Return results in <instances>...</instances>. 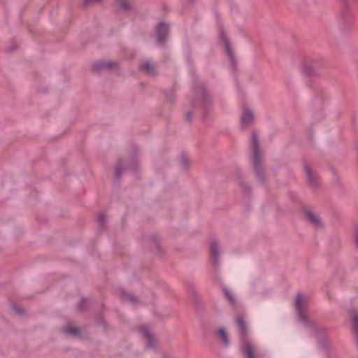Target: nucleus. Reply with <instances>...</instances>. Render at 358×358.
I'll list each match as a JSON object with an SVG mask.
<instances>
[{"mask_svg": "<svg viewBox=\"0 0 358 358\" xmlns=\"http://www.w3.org/2000/svg\"><path fill=\"white\" fill-rule=\"evenodd\" d=\"M236 322L238 326L240 334L242 338L241 351L246 358H257V354L255 347L248 341L244 339L247 333L248 327L242 315L236 317Z\"/></svg>", "mask_w": 358, "mask_h": 358, "instance_id": "1", "label": "nucleus"}, {"mask_svg": "<svg viewBox=\"0 0 358 358\" xmlns=\"http://www.w3.org/2000/svg\"><path fill=\"white\" fill-rule=\"evenodd\" d=\"M306 301L307 297L303 294L297 295L295 300V306L299 317L303 321L306 320Z\"/></svg>", "mask_w": 358, "mask_h": 358, "instance_id": "2", "label": "nucleus"}, {"mask_svg": "<svg viewBox=\"0 0 358 358\" xmlns=\"http://www.w3.org/2000/svg\"><path fill=\"white\" fill-rule=\"evenodd\" d=\"M255 119V115L252 110L248 108H245L243 110L241 122L243 127H246L250 124Z\"/></svg>", "mask_w": 358, "mask_h": 358, "instance_id": "3", "label": "nucleus"}, {"mask_svg": "<svg viewBox=\"0 0 358 358\" xmlns=\"http://www.w3.org/2000/svg\"><path fill=\"white\" fill-rule=\"evenodd\" d=\"M169 32V26L163 22L159 23L156 28V34L159 43H163L166 38Z\"/></svg>", "mask_w": 358, "mask_h": 358, "instance_id": "4", "label": "nucleus"}, {"mask_svg": "<svg viewBox=\"0 0 358 358\" xmlns=\"http://www.w3.org/2000/svg\"><path fill=\"white\" fill-rule=\"evenodd\" d=\"M251 145H252L254 163H255V166H257V162L259 161V148H258L257 136L255 134H253V136H252Z\"/></svg>", "mask_w": 358, "mask_h": 358, "instance_id": "5", "label": "nucleus"}, {"mask_svg": "<svg viewBox=\"0 0 358 358\" xmlns=\"http://www.w3.org/2000/svg\"><path fill=\"white\" fill-rule=\"evenodd\" d=\"M117 64L115 62H112L108 60L100 61L96 63L94 66V68L96 70H101L105 69H112L116 66Z\"/></svg>", "mask_w": 358, "mask_h": 358, "instance_id": "6", "label": "nucleus"}, {"mask_svg": "<svg viewBox=\"0 0 358 358\" xmlns=\"http://www.w3.org/2000/svg\"><path fill=\"white\" fill-rule=\"evenodd\" d=\"M353 332L358 336V310H353L350 313Z\"/></svg>", "mask_w": 358, "mask_h": 358, "instance_id": "7", "label": "nucleus"}, {"mask_svg": "<svg viewBox=\"0 0 358 358\" xmlns=\"http://www.w3.org/2000/svg\"><path fill=\"white\" fill-rule=\"evenodd\" d=\"M64 331L66 334L73 336L78 335L80 333L79 329L72 324H68L66 327H65L64 328Z\"/></svg>", "mask_w": 358, "mask_h": 358, "instance_id": "8", "label": "nucleus"}, {"mask_svg": "<svg viewBox=\"0 0 358 358\" xmlns=\"http://www.w3.org/2000/svg\"><path fill=\"white\" fill-rule=\"evenodd\" d=\"M306 218L315 224H319L320 223L319 217L314 214L313 212L306 211L305 213Z\"/></svg>", "mask_w": 358, "mask_h": 358, "instance_id": "9", "label": "nucleus"}, {"mask_svg": "<svg viewBox=\"0 0 358 358\" xmlns=\"http://www.w3.org/2000/svg\"><path fill=\"white\" fill-rule=\"evenodd\" d=\"M219 253V247L217 242H212L210 245V255L212 258L215 259Z\"/></svg>", "mask_w": 358, "mask_h": 358, "instance_id": "10", "label": "nucleus"}, {"mask_svg": "<svg viewBox=\"0 0 358 358\" xmlns=\"http://www.w3.org/2000/svg\"><path fill=\"white\" fill-rule=\"evenodd\" d=\"M305 172H306V176H307L309 182L312 185H314L315 181V176L313 171H312V169L310 167L306 166L305 168Z\"/></svg>", "mask_w": 358, "mask_h": 358, "instance_id": "11", "label": "nucleus"}, {"mask_svg": "<svg viewBox=\"0 0 358 358\" xmlns=\"http://www.w3.org/2000/svg\"><path fill=\"white\" fill-rule=\"evenodd\" d=\"M222 43L224 45L225 50H226L229 59H231V62H234L233 52L229 47V44L228 41H227V39L224 37L222 38Z\"/></svg>", "mask_w": 358, "mask_h": 358, "instance_id": "12", "label": "nucleus"}, {"mask_svg": "<svg viewBox=\"0 0 358 358\" xmlns=\"http://www.w3.org/2000/svg\"><path fill=\"white\" fill-rule=\"evenodd\" d=\"M218 334L220 336V339L222 343L227 345L229 343V339L227 338V332L225 331L224 328H220L218 330Z\"/></svg>", "mask_w": 358, "mask_h": 358, "instance_id": "13", "label": "nucleus"}, {"mask_svg": "<svg viewBox=\"0 0 358 358\" xmlns=\"http://www.w3.org/2000/svg\"><path fill=\"white\" fill-rule=\"evenodd\" d=\"M141 68L148 73H154L155 68L154 66L150 62H145L143 64Z\"/></svg>", "mask_w": 358, "mask_h": 358, "instance_id": "14", "label": "nucleus"}, {"mask_svg": "<svg viewBox=\"0 0 358 358\" xmlns=\"http://www.w3.org/2000/svg\"><path fill=\"white\" fill-rule=\"evenodd\" d=\"M117 4L122 9H127L131 6L130 0H116Z\"/></svg>", "mask_w": 358, "mask_h": 358, "instance_id": "15", "label": "nucleus"}, {"mask_svg": "<svg viewBox=\"0 0 358 358\" xmlns=\"http://www.w3.org/2000/svg\"><path fill=\"white\" fill-rule=\"evenodd\" d=\"M142 334L145 336V338H146V339L148 340L149 343L151 344L152 342V340L154 339V337L152 335V334L150 332V331L145 328H143Z\"/></svg>", "mask_w": 358, "mask_h": 358, "instance_id": "16", "label": "nucleus"}, {"mask_svg": "<svg viewBox=\"0 0 358 358\" xmlns=\"http://www.w3.org/2000/svg\"><path fill=\"white\" fill-rule=\"evenodd\" d=\"M225 294H226V296H227V298L229 299V300L230 301L233 302L234 298H233L232 293H231L229 290H226Z\"/></svg>", "mask_w": 358, "mask_h": 358, "instance_id": "17", "label": "nucleus"}, {"mask_svg": "<svg viewBox=\"0 0 358 358\" xmlns=\"http://www.w3.org/2000/svg\"><path fill=\"white\" fill-rule=\"evenodd\" d=\"M13 310L17 314H20L21 313L20 308H17L15 306H13Z\"/></svg>", "mask_w": 358, "mask_h": 358, "instance_id": "18", "label": "nucleus"}, {"mask_svg": "<svg viewBox=\"0 0 358 358\" xmlns=\"http://www.w3.org/2000/svg\"><path fill=\"white\" fill-rule=\"evenodd\" d=\"M87 3H98L100 0H85Z\"/></svg>", "mask_w": 358, "mask_h": 358, "instance_id": "19", "label": "nucleus"}, {"mask_svg": "<svg viewBox=\"0 0 358 358\" xmlns=\"http://www.w3.org/2000/svg\"><path fill=\"white\" fill-rule=\"evenodd\" d=\"M355 241H356V244H357V245L358 247V234L356 235Z\"/></svg>", "mask_w": 358, "mask_h": 358, "instance_id": "20", "label": "nucleus"}]
</instances>
